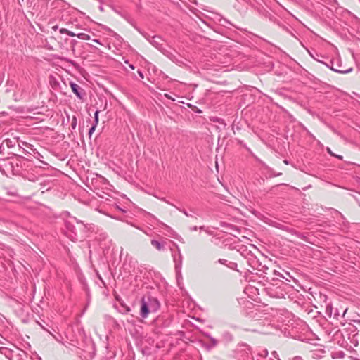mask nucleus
<instances>
[{"instance_id": "1", "label": "nucleus", "mask_w": 360, "mask_h": 360, "mask_svg": "<svg viewBox=\"0 0 360 360\" xmlns=\"http://www.w3.org/2000/svg\"><path fill=\"white\" fill-rule=\"evenodd\" d=\"M33 164L32 161L27 158L21 155H18L15 160V173L18 175H22L24 172L33 170Z\"/></svg>"}, {"instance_id": "2", "label": "nucleus", "mask_w": 360, "mask_h": 360, "mask_svg": "<svg viewBox=\"0 0 360 360\" xmlns=\"http://www.w3.org/2000/svg\"><path fill=\"white\" fill-rule=\"evenodd\" d=\"M0 350L1 353L4 351L5 356L10 360H29L27 354L18 348L16 351L11 350L7 348H1Z\"/></svg>"}, {"instance_id": "3", "label": "nucleus", "mask_w": 360, "mask_h": 360, "mask_svg": "<svg viewBox=\"0 0 360 360\" xmlns=\"http://www.w3.org/2000/svg\"><path fill=\"white\" fill-rule=\"evenodd\" d=\"M251 352V347L244 342L238 344L236 349L234 350V353L236 354V355L240 354V356L243 359V360H245V359H248ZM236 357H237V356H236Z\"/></svg>"}, {"instance_id": "4", "label": "nucleus", "mask_w": 360, "mask_h": 360, "mask_svg": "<svg viewBox=\"0 0 360 360\" xmlns=\"http://www.w3.org/2000/svg\"><path fill=\"white\" fill-rule=\"evenodd\" d=\"M0 170L6 175H8V172H11L13 174L18 175L15 173V160L8 161L6 160H2L0 162Z\"/></svg>"}, {"instance_id": "5", "label": "nucleus", "mask_w": 360, "mask_h": 360, "mask_svg": "<svg viewBox=\"0 0 360 360\" xmlns=\"http://www.w3.org/2000/svg\"><path fill=\"white\" fill-rule=\"evenodd\" d=\"M65 235L72 241H75L78 239V234L76 227L70 221L65 223Z\"/></svg>"}, {"instance_id": "6", "label": "nucleus", "mask_w": 360, "mask_h": 360, "mask_svg": "<svg viewBox=\"0 0 360 360\" xmlns=\"http://www.w3.org/2000/svg\"><path fill=\"white\" fill-rule=\"evenodd\" d=\"M42 167L41 165L35 166L33 167V170H30L28 172H24L21 175L25 179H27L30 181H35L37 179V176H39V174L36 171L37 168H41Z\"/></svg>"}, {"instance_id": "7", "label": "nucleus", "mask_w": 360, "mask_h": 360, "mask_svg": "<svg viewBox=\"0 0 360 360\" xmlns=\"http://www.w3.org/2000/svg\"><path fill=\"white\" fill-rule=\"evenodd\" d=\"M175 245L174 243L167 238H159V250L168 249L172 252L173 247Z\"/></svg>"}, {"instance_id": "8", "label": "nucleus", "mask_w": 360, "mask_h": 360, "mask_svg": "<svg viewBox=\"0 0 360 360\" xmlns=\"http://www.w3.org/2000/svg\"><path fill=\"white\" fill-rule=\"evenodd\" d=\"M159 232L162 233L163 234L167 236H173L175 233L174 230L169 227V226L166 225L165 223H162L159 221Z\"/></svg>"}, {"instance_id": "9", "label": "nucleus", "mask_w": 360, "mask_h": 360, "mask_svg": "<svg viewBox=\"0 0 360 360\" xmlns=\"http://www.w3.org/2000/svg\"><path fill=\"white\" fill-rule=\"evenodd\" d=\"M16 143H18V148H20V144L15 140H11L10 139H5L0 146V152H1V149L6 148H13L15 146Z\"/></svg>"}, {"instance_id": "10", "label": "nucleus", "mask_w": 360, "mask_h": 360, "mask_svg": "<svg viewBox=\"0 0 360 360\" xmlns=\"http://www.w3.org/2000/svg\"><path fill=\"white\" fill-rule=\"evenodd\" d=\"M326 314L329 317H333L334 319H338L339 315H340L338 309H334L330 304H326Z\"/></svg>"}, {"instance_id": "11", "label": "nucleus", "mask_w": 360, "mask_h": 360, "mask_svg": "<svg viewBox=\"0 0 360 360\" xmlns=\"http://www.w3.org/2000/svg\"><path fill=\"white\" fill-rule=\"evenodd\" d=\"M216 262L224 265L230 269L238 271L237 269V264L236 262H231L225 259H219Z\"/></svg>"}, {"instance_id": "12", "label": "nucleus", "mask_w": 360, "mask_h": 360, "mask_svg": "<svg viewBox=\"0 0 360 360\" xmlns=\"http://www.w3.org/2000/svg\"><path fill=\"white\" fill-rule=\"evenodd\" d=\"M221 340L223 342L227 345L234 340V336L229 331H224L221 334Z\"/></svg>"}, {"instance_id": "13", "label": "nucleus", "mask_w": 360, "mask_h": 360, "mask_svg": "<svg viewBox=\"0 0 360 360\" xmlns=\"http://www.w3.org/2000/svg\"><path fill=\"white\" fill-rule=\"evenodd\" d=\"M70 87L72 92L77 96V98H79V99L83 98V96L81 94V91H82V89L80 88L79 85L74 82H70Z\"/></svg>"}, {"instance_id": "14", "label": "nucleus", "mask_w": 360, "mask_h": 360, "mask_svg": "<svg viewBox=\"0 0 360 360\" xmlns=\"http://www.w3.org/2000/svg\"><path fill=\"white\" fill-rule=\"evenodd\" d=\"M149 313V308L147 303L143 300L141 306V316L142 318H146Z\"/></svg>"}, {"instance_id": "15", "label": "nucleus", "mask_w": 360, "mask_h": 360, "mask_svg": "<svg viewBox=\"0 0 360 360\" xmlns=\"http://www.w3.org/2000/svg\"><path fill=\"white\" fill-rule=\"evenodd\" d=\"M211 342H212V345H208V344H204L203 345V347L208 351H210V349H212L213 347H216L218 344V340L217 339H215L214 338L210 336V335H208Z\"/></svg>"}, {"instance_id": "16", "label": "nucleus", "mask_w": 360, "mask_h": 360, "mask_svg": "<svg viewBox=\"0 0 360 360\" xmlns=\"http://www.w3.org/2000/svg\"><path fill=\"white\" fill-rule=\"evenodd\" d=\"M177 209L181 212L182 213H184L186 217H192V218H195V219H197V217H195L194 214H195V211L193 210H190V212H188L187 210H186L185 209H181V208H178Z\"/></svg>"}, {"instance_id": "17", "label": "nucleus", "mask_w": 360, "mask_h": 360, "mask_svg": "<svg viewBox=\"0 0 360 360\" xmlns=\"http://www.w3.org/2000/svg\"><path fill=\"white\" fill-rule=\"evenodd\" d=\"M339 214L342 219V224H340V225L341 226L342 230L345 231L349 229V223L346 220L345 217L341 213Z\"/></svg>"}, {"instance_id": "18", "label": "nucleus", "mask_w": 360, "mask_h": 360, "mask_svg": "<svg viewBox=\"0 0 360 360\" xmlns=\"http://www.w3.org/2000/svg\"><path fill=\"white\" fill-rule=\"evenodd\" d=\"M326 65L328 68H329L331 70H333V71H334L335 72L341 73V74H347V73H349V72L352 71V68H350L349 69H347L345 70H342L335 69L333 67H330V65H328V64H326Z\"/></svg>"}, {"instance_id": "19", "label": "nucleus", "mask_w": 360, "mask_h": 360, "mask_svg": "<svg viewBox=\"0 0 360 360\" xmlns=\"http://www.w3.org/2000/svg\"><path fill=\"white\" fill-rule=\"evenodd\" d=\"M158 50H159V51L162 52L164 55H165L167 57H168L171 60H173V57H174V56L172 53H170L169 51H168L165 50V49H163L162 47V46H160V44H159Z\"/></svg>"}, {"instance_id": "20", "label": "nucleus", "mask_w": 360, "mask_h": 360, "mask_svg": "<svg viewBox=\"0 0 360 360\" xmlns=\"http://www.w3.org/2000/svg\"><path fill=\"white\" fill-rule=\"evenodd\" d=\"M143 232L149 236H153L155 234V228L153 227V229H151L150 227H148L146 230L143 231Z\"/></svg>"}, {"instance_id": "21", "label": "nucleus", "mask_w": 360, "mask_h": 360, "mask_svg": "<svg viewBox=\"0 0 360 360\" xmlns=\"http://www.w3.org/2000/svg\"><path fill=\"white\" fill-rule=\"evenodd\" d=\"M219 22H220V24L226 27H228V25H232L231 22H229L228 20L225 19V18H221L220 20H219Z\"/></svg>"}, {"instance_id": "22", "label": "nucleus", "mask_w": 360, "mask_h": 360, "mask_svg": "<svg viewBox=\"0 0 360 360\" xmlns=\"http://www.w3.org/2000/svg\"><path fill=\"white\" fill-rule=\"evenodd\" d=\"M22 145L26 146L27 148L28 151L33 153L34 150H36L37 149L34 148V146L30 143L22 142Z\"/></svg>"}, {"instance_id": "23", "label": "nucleus", "mask_w": 360, "mask_h": 360, "mask_svg": "<svg viewBox=\"0 0 360 360\" xmlns=\"http://www.w3.org/2000/svg\"><path fill=\"white\" fill-rule=\"evenodd\" d=\"M22 152L25 154V155H32L34 158H36L37 156V154H38L39 152H38L37 150H34L33 153L32 152H30L28 150H27L26 149H23L22 150Z\"/></svg>"}, {"instance_id": "24", "label": "nucleus", "mask_w": 360, "mask_h": 360, "mask_svg": "<svg viewBox=\"0 0 360 360\" xmlns=\"http://www.w3.org/2000/svg\"><path fill=\"white\" fill-rule=\"evenodd\" d=\"M36 159H37L38 160H39L41 162V163L44 165H46L47 166L48 165V163L43 161L41 159L44 158V156L40 153H39L38 154H37V156L35 158Z\"/></svg>"}, {"instance_id": "25", "label": "nucleus", "mask_w": 360, "mask_h": 360, "mask_svg": "<svg viewBox=\"0 0 360 360\" xmlns=\"http://www.w3.org/2000/svg\"><path fill=\"white\" fill-rule=\"evenodd\" d=\"M77 37L81 39H84V40L89 39V36H88L85 33H80V34H77Z\"/></svg>"}, {"instance_id": "26", "label": "nucleus", "mask_w": 360, "mask_h": 360, "mask_svg": "<svg viewBox=\"0 0 360 360\" xmlns=\"http://www.w3.org/2000/svg\"><path fill=\"white\" fill-rule=\"evenodd\" d=\"M100 111L99 110H96L94 113V124H98V114H99Z\"/></svg>"}, {"instance_id": "27", "label": "nucleus", "mask_w": 360, "mask_h": 360, "mask_svg": "<svg viewBox=\"0 0 360 360\" xmlns=\"http://www.w3.org/2000/svg\"><path fill=\"white\" fill-rule=\"evenodd\" d=\"M281 174H282L281 172H276L271 170L269 174V177L279 176Z\"/></svg>"}, {"instance_id": "28", "label": "nucleus", "mask_w": 360, "mask_h": 360, "mask_svg": "<svg viewBox=\"0 0 360 360\" xmlns=\"http://www.w3.org/2000/svg\"><path fill=\"white\" fill-rule=\"evenodd\" d=\"M76 126H77V118H76V117L74 116L72 117V120L71 122V127L73 129H75L76 128Z\"/></svg>"}, {"instance_id": "29", "label": "nucleus", "mask_w": 360, "mask_h": 360, "mask_svg": "<svg viewBox=\"0 0 360 360\" xmlns=\"http://www.w3.org/2000/svg\"><path fill=\"white\" fill-rule=\"evenodd\" d=\"M96 126H97L96 124H94L91 126V127L89 129V136H91L92 135V134L94 132V131H95V129H96Z\"/></svg>"}, {"instance_id": "30", "label": "nucleus", "mask_w": 360, "mask_h": 360, "mask_svg": "<svg viewBox=\"0 0 360 360\" xmlns=\"http://www.w3.org/2000/svg\"><path fill=\"white\" fill-rule=\"evenodd\" d=\"M274 274L276 276H278L280 278H285L283 274H280L278 271H277L276 270L274 271Z\"/></svg>"}, {"instance_id": "31", "label": "nucleus", "mask_w": 360, "mask_h": 360, "mask_svg": "<svg viewBox=\"0 0 360 360\" xmlns=\"http://www.w3.org/2000/svg\"><path fill=\"white\" fill-rule=\"evenodd\" d=\"M151 244H152L154 247H155L156 248H158V240H156V239H155V238H154V239H153V240H151Z\"/></svg>"}, {"instance_id": "32", "label": "nucleus", "mask_w": 360, "mask_h": 360, "mask_svg": "<svg viewBox=\"0 0 360 360\" xmlns=\"http://www.w3.org/2000/svg\"><path fill=\"white\" fill-rule=\"evenodd\" d=\"M68 30H67V29H65V28H61V29L60 30V32L61 34H67V33H68Z\"/></svg>"}, {"instance_id": "33", "label": "nucleus", "mask_w": 360, "mask_h": 360, "mask_svg": "<svg viewBox=\"0 0 360 360\" xmlns=\"http://www.w3.org/2000/svg\"><path fill=\"white\" fill-rule=\"evenodd\" d=\"M77 224H80L81 226H82L83 229H85L87 228V226L83 224V222L82 221H77Z\"/></svg>"}, {"instance_id": "34", "label": "nucleus", "mask_w": 360, "mask_h": 360, "mask_svg": "<svg viewBox=\"0 0 360 360\" xmlns=\"http://www.w3.org/2000/svg\"><path fill=\"white\" fill-rule=\"evenodd\" d=\"M67 34H68V36H70V37H75V36L76 35L74 32H71V31H70V30H68V33H67Z\"/></svg>"}, {"instance_id": "35", "label": "nucleus", "mask_w": 360, "mask_h": 360, "mask_svg": "<svg viewBox=\"0 0 360 360\" xmlns=\"http://www.w3.org/2000/svg\"><path fill=\"white\" fill-rule=\"evenodd\" d=\"M198 226H191V227H190V228H189V229H190V231H197V230H198Z\"/></svg>"}, {"instance_id": "36", "label": "nucleus", "mask_w": 360, "mask_h": 360, "mask_svg": "<svg viewBox=\"0 0 360 360\" xmlns=\"http://www.w3.org/2000/svg\"><path fill=\"white\" fill-rule=\"evenodd\" d=\"M327 150V152L331 155V156H334L335 154L331 151V150L330 149V148H326Z\"/></svg>"}, {"instance_id": "37", "label": "nucleus", "mask_w": 360, "mask_h": 360, "mask_svg": "<svg viewBox=\"0 0 360 360\" xmlns=\"http://www.w3.org/2000/svg\"><path fill=\"white\" fill-rule=\"evenodd\" d=\"M155 36H154L153 37V41H151V44L154 46H156V41L155 40Z\"/></svg>"}, {"instance_id": "38", "label": "nucleus", "mask_w": 360, "mask_h": 360, "mask_svg": "<svg viewBox=\"0 0 360 360\" xmlns=\"http://www.w3.org/2000/svg\"><path fill=\"white\" fill-rule=\"evenodd\" d=\"M103 4H101V5L99 6L98 8L99 10L101 11V12H103L104 11V8L103 6H102Z\"/></svg>"}, {"instance_id": "39", "label": "nucleus", "mask_w": 360, "mask_h": 360, "mask_svg": "<svg viewBox=\"0 0 360 360\" xmlns=\"http://www.w3.org/2000/svg\"><path fill=\"white\" fill-rule=\"evenodd\" d=\"M251 260H252V263H255H255H257V261H256L255 258H252H252H250V259H248V261H249V262H250V261H251Z\"/></svg>"}, {"instance_id": "40", "label": "nucleus", "mask_w": 360, "mask_h": 360, "mask_svg": "<svg viewBox=\"0 0 360 360\" xmlns=\"http://www.w3.org/2000/svg\"><path fill=\"white\" fill-rule=\"evenodd\" d=\"M239 143H240V145H242L243 147L247 148L248 150H250L245 144H243V141H240Z\"/></svg>"}, {"instance_id": "41", "label": "nucleus", "mask_w": 360, "mask_h": 360, "mask_svg": "<svg viewBox=\"0 0 360 360\" xmlns=\"http://www.w3.org/2000/svg\"><path fill=\"white\" fill-rule=\"evenodd\" d=\"M353 321L356 323L360 324V319H354Z\"/></svg>"}, {"instance_id": "42", "label": "nucleus", "mask_w": 360, "mask_h": 360, "mask_svg": "<svg viewBox=\"0 0 360 360\" xmlns=\"http://www.w3.org/2000/svg\"><path fill=\"white\" fill-rule=\"evenodd\" d=\"M334 156L338 158L340 160H342V156H341V155H335Z\"/></svg>"}, {"instance_id": "43", "label": "nucleus", "mask_w": 360, "mask_h": 360, "mask_svg": "<svg viewBox=\"0 0 360 360\" xmlns=\"http://www.w3.org/2000/svg\"><path fill=\"white\" fill-rule=\"evenodd\" d=\"M160 282H165V280L163 278H159V284L160 283Z\"/></svg>"}, {"instance_id": "44", "label": "nucleus", "mask_w": 360, "mask_h": 360, "mask_svg": "<svg viewBox=\"0 0 360 360\" xmlns=\"http://www.w3.org/2000/svg\"><path fill=\"white\" fill-rule=\"evenodd\" d=\"M205 227L204 226H200L199 229L200 230H205Z\"/></svg>"}, {"instance_id": "45", "label": "nucleus", "mask_w": 360, "mask_h": 360, "mask_svg": "<svg viewBox=\"0 0 360 360\" xmlns=\"http://www.w3.org/2000/svg\"><path fill=\"white\" fill-rule=\"evenodd\" d=\"M170 322H171V319H169V321H168V323H166V324L165 325V326H167L169 324V323H170Z\"/></svg>"}, {"instance_id": "46", "label": "nucleus", "mask_w": 360, "mask_h": 360, "mask_svg": "<svg viewBox=\"0 0 360 360\" xmlns=\"http://www.w3.org/2000/svg\"><path fill=\"white\" fill-rule=\"evenodd\" d=\"M49 333L51 334V333H50V332H49ZM51 335L53 336V338H55V340H58V338H57L56 336H54L52 333H51Z\"/></svg>"}, {"instance_id": "47", "label": "nucleus", "mask_w": 360, "mask_h": 360, "mask_svg": "<svg viewBox=\"0 0 360 360\" xmlns=\"http://www.w3.org/2000/svg\"><path fill=\"white\" fill-rule=\"evenodd\" d=\"M179 267V265H177V264H176V271H178Z\"/></svg>"}, {"instance_id": "48", "label": "nucleus", "mask_w": 360, "mask_h": 360, "mask_svg": "<svg viewBox=\"0 0 360 360\" xmlns=\"http://www.w3.org/2000/svg\"><path fill=\"white\" fill-rule=\"evenodd\" d=\"M158 96H159V97H162V94H158ZM160 99H161V98H159V100H160Z\"/></svg>"}, {"instance_id": "49", "label": "nucleus", "mask_w": 360, "mask_h": 360, "mask_svg": "<svg viewBox=\"0 0 360 360\" xmlns=\"http://www.w3.org/2000/svg\"><path fill=\"white\" fill-rule=\"evenodd\" d=\"M127 311H130L129 307H127Z\"/></svg>"}, {"instance_id": "50", "label": "nucleus", "mask_w": 360, "mask_h": 360, "mask_svg": "<svg viewBox=\"0 0 360 360\" xmlns=\"http://www.w3.org/2000/svg\"><path fill=\"white\" fill-rule=\"evenodd\" d=\"M164 96H165V97H168V96H167V94H164Z\"/></svg>"}, {"instance_id": "51", "label": "nucleus", "mask_w": 360, "mask_h": 360, "mask_svg": "<svg viewBox=\"0 0 360 360\" xmlns=\"http://www.w3.org/2000/svg\"><path fill=\"white\" fill-rule=\"evenodd\" d=\"M169 1H173V2H174V1H175V0H169Z\"/></svg>"}, {"instance_id": "52", "label": "nucleus", "mask_w": 360, "mask_h": 360, "mask_svg": "<svg viewBox=\"0 0 360 360\" xmlns=\"http://www.w3.org/2000/svg\"><path fill=\"white\" fill-rule=\"evenodd\" d=\"M355 360H360V359H355Z\"/></svg>"}, {"instance_id": "53", "label": "nucleus", "mask_w": 360, "mask_h": 360, "mask_svg": "<svg viewBox=\"0 0 360 360\" xmlns=\"http://www.w3.org/2000/svg\"><path fill=\"white\" fill-rule=\"evenodd\" d=\"M359 2H360V0H359Z\"/></svg>"}]
</instances>
